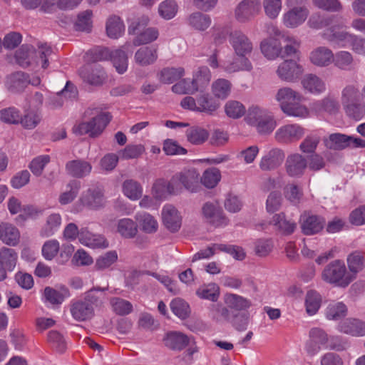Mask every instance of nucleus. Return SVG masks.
Returning <instances> with one entry per match:
<instances>
[{"label": "nucleus", "instance_id": "f257e3e1", "mask_svg": "<svg viewBox=\"0 0 365 365\" xmlns=\"http://www.w3.org/2000/svg\"><path fill=\"white\" fill-rule=\"evenodd\" d=\"M104 289H91L85 293L83 297L73 299L70 304V312L77 322L91 319L94 316L95 307L102 304Z\"/></svg>", "mask_w": 365, "mask_h": 365}, {"label": "nucleus", "instance_id": "f03ea898", "mask_svg": "<svg viewBox=\"0 0 365 365\" xmlns=\"http://www.w3.org/2000/svg\"><path fill=\"white\" fill-rule=\"evenodd\" d=\"M52 53L51 47L47 43H38L37 48L31 45H22L16 53V59L23 68L41 63L42 68L46 69L49 64L48 58Z\"/></svg>", "mask_w": 365, "mask_h": 365}, {"label": "nucleus", "instance_id": "7ed1b4c3", "mask_svg": "<svg viewBox=\"0 0 365 365\" xmlns=\"http://www.w3.org/2000/svg\"><path fill=\"white\" fill-rule=\"evenodd\" d=\"M302 95L289 87L278 90L276 100L282 110L289 116L306 118L309 115L307 108L302 104Z\"/></svg>", "mask_w": 365, "mask_h": 365}, {"label": "nucleus", "instance_id": "20e7f679", "mask_svg": "<svg viewBox=\"0 0 365 365\" xmlns=\"http://www.w3.org/2000/svg\"><path fill=\"white\" fill-rule=\"evenodd\" d=\"M246 122L257 128L260 134L266 135L272 133L276 126L273 116L266 110L252 106L248 108L245 117Z\"/></svg>", "mask_w": 365, "mask_h": 365}, {"label": "nucleus", "instance_id": "39448f33", "mask_svg": "<svg viewBox=\"0 0 365 365\" xmlns=\"http://www.w3.org/2000/svg\"><path fill=\"white\" fill-rule=\"evenodd\" d=\"M322 279L331 284L346 287L352 281L343 261L335 259L328 264L322 273Z\"/></svg>", "mask_w": 365, "mask_h": 365}, {"label": "nucleus", "instance_id": "423d86ee", "mask_svg": "<svg viewBox=\"0 0 365 365\" xmlns=\"http://www.w3.org/2000/svg\"><path fill=\"white\" fill-rule=\"evenodd\" d=\"M96 113L95 116L86 122H82L73 128L75 133L79 135L88 134L91 138H96L100 135L109 122L112 116L109 113H103L94 110Z\"/></svg>", "mask_w": 365, "mask_h": 365}, {"label": "nucleus", "instance_id": "0eeeda50", "mask_svg": "<svg viewBox=\"0 0 365 365\" xmlns=\"http://www.w3.org/2000/svg\"><path fill=\"white\" fill-rule=\"evenodd\" d=\"M303 0H287L286 4L289 10L283 15L284 25L287 28H297L302 25L309 16V10L305 6L301 5Z\"/></svg>", "mask_w": 365, "mask_h": 365}, {"label": "nucleus", "instance_id": "6e6552de", "mask_svg": "<svg viewBox=\"0 0 365 365\" xmlns=\"http://www.w3.org/2000/svg\"><path fill=\"white\" fill-rule=\"evenodd\" d=\"M346 26L341 19L334 16V21L323 31L322 37L330 43L339 47L348 46L353 34L346 31Z\"/></svg>", "mask_w": 365, "mask_h": 365}, {"label": "nucleus", "instance_id": "1a4fd4ad", "mask_svg": "<svg viewBox=\"0 0 365 365\" xmlns=\"http://www.w3.org/2000/svg\"><path fill=\"white\" fill-rule=\"evenodd\" d=\"M182 182V173H178L168 182L163 178L157 179L152 187L151 193L156 200H164L168 195L175 192V190Z\"/></svg>", "mask_w": 365, "mask_h": 365}, {"label": "nucleus", "instance_id": "9d476101", "mask_svg": "<svg viewBox=\"0 0 365 365\" xmlns=\"http://www.w3.org/2000/svg\"><path fill=\"white\" fill-rule=\"evenodd\" d=\"M211 81V72L207 66L199 67L192 75V79H184V93L192 94L202 91Z\"/></svg>", "mask_w": 365, "mask_h": 365}, {"label": "nucleus", "instance_id": "9b49d317", "mask_svg": "<svg viewBox=\"0 0 365 365\" xmlns=\"http://www.w3.org/2000/svg\"><path fill=\"white\" fill-rule=\"evenodd\" d=\"M229 43L236 56H250L253 51V43L242 31L235 30L228 35Z\"/></svg>", "mask_w": 365, "mask_h": 365}, {"label": "nucleus", "instance_id": "f8f14e48", "mask_svg": "<svg viewBox=\"0 0 365 365\" xmlns=\"http://www.w3.org/2000/svg\"><path fill=\"white\" fill-rule=\"evenodd\" d=\"M299 222L304 235H313L318 234L324 229L326 221L324 217L320 215L304 212L300 216Z\"/></svg>", "mask_w": 365, "mask_h": 365}, {"label": "nucleus", "instance_id": "ddd939ff", "mask_svg": "<svg viewBox=\"0 0 365 365\" xmlns=\"http://www.w3.org/2000/svg\"><path fill=\"white\" fill-rule=\"evenodd\" d=\"M285 170L291 178H299L303 176L308 167L307 158L299 153L289 155L285 161Z\"/></svg>", "mask_w": 365, "mask_h": 365}, {"label": "nucleus", "instance_id": "4468645a", "mask_svg": "<svg viewBox=\"0 0 365 365\" xmlns=\"http://www.w3.org/2000/svg\"><path fill=\"white\" fill-rule=\"evenodd\" d=\"M260 9L259 0H242L237 6L235 16L239 22L245 23L258 14Z\"/></svg>", "mask_w": 365, "mask_h": 365}, {"label": "nucleus", "instance_id": "2eb2a0df", "mask_svg": "<svg viewBox=\"0 0 365 365\" xmlns=\"http://www.w3.org/2000/svg\"><path fill=\"white\" fill-rule=\"evenodd\" d=\"M304 128L298 124H288L280 127L275 133L279 143H292L299 140L304 135Z\"/></svg>", "mask_w": 365, "mask_h": 365}, {"label": "nucleus", "instance_id": "dca6fc26", "mask_svg": "<svg viewBox=\"0 0 365 365\" xmlns=\"http://www.w3.org/2000/svg\"><path fill=\"white\" fill-rule=\"evenodd\" d=\"M302 73V67L294 60H285L279 64L277 70L279 78L287 82L295 81Z\"/></svg>", "mask_w": 365, "mask_h": 365}, {"label": "nucleus", "instance_id": "f3484780", "mask_svg": "<svg viewBox=\"0 0 365 365\" xmlns=\"http://www.w3.org/2000/svg\"><path fill=\"white\" fill-rule=\"evenodd\" d=\"M285 158L282 149L274 148L269 150L261 158L259 167L262 171H272L278 168Z\"/></svg>", "mask_w": 365, "mask_h": 365}, {"label": "nucleus", "instance_id": "a211bd4d", "mask_svg": "<svg viewBox=\"0 0 365 365\" xmlns=\"http://www.w3.org/2000/svg\"><path fill=\"white\" fill-rule=\"evenodd\" d=\"M65 170L68 175L81 179L89 175L92 170L91 164L83 159L68 160L65 165Z\"/></svg>", "mask_w": 365, "mask_h": 365}, {"label": "nucleus", "instance_id": "6ab92c4d", "mask_svg": "<svg viewBox=\"0 0 365 365\" xmlns=\"http://www.w3.org/2000/svg\"><path fill=\"white\" fill-rule=\"evenodd\" d=\"M30 83L31 79L28 73L16 71L6 77L5 85L9 91L18 93L23 92Z\"/></svg>", "mask_w": 365, "mask_h": 365}, {"label": "nucleus", "instance_id": "aec40b11", "mask_svg": "<svg viewBox=\"0 0 365 365\" xmlns=\"http://www.w3.org/2000/svg\"><path fill=\"white\" fill-rule=\"evenodd\" d=\"M83 80L93 86H101L105 81L106 75L102 68L98 66H85L79 70Z\"/></svg>", "mask_w": 365, "mask_h": 365}, {"label": "nucleus", "instance_id": "412c9836", "mask_svg": "<svg viewBox=\"0 0 365 365\" xmlns=\"http://www.w3.org/2000/svg\"><path fill=\"white\" fill-rule=\"evenodd\" d=\"M327 341L328 335L323 329L317 327L312 328L309 331V340L306 344V350L309 354L314 355Z\"/></svg>", "mask_w": 365, "mask_h": 365}, {"label": "nucleus", "instance_id": "4be33fe9", "mask_svg": "<svg viewBox=\"0 0 365 365\" xmlns=\"http://www.w3.org/2000/svg\"><path fill=\"white\" fill-rule=\"evenodd\" d=\"M81 200L84 205L94 210L103 207L106 203L103 191L99 187L88 189Z\"/></svg>", "mask_w": 365, "mask_h": 365}, {"label": "nucleus", "instance_id": "5701e85b", "mask_svg": "<svg viewBox=\"0 0 365 365\" xmlns=\"http://www.w3.org/2000/svg\"><path fill=\"white\" fill-rule=\"evenodd\" d=\"M74 86L68 81L64 88L53 96H51L46 103V106L51 109H57L63 106V98H73L76 96Z\"/></svg>", "mask_w": 365, "mask_h": 365}, {"label": "nucleus", "instance_id": "b1692460", "mask_svg": "<svg viewBox=\"0 0 365 365\" xmlns=\"http://www.w3.org/2000/svg\"><path fill=\"white\" fill-rule=\"evenodd\" d=\"M79 242L91 248L107 247L108 243L101 235L94 234L87 227L80 229Z\"/></svg>", "mask_w": 365, "mask_h": 365}, {"label": "nucleus", "instance_id": "393cba45", "mask_svg": "<svg viewBox=\"0 0 365 365\" xmlns=\"http://www.w3.org/2000/svg\"><path fill=\"white\" fill-rule=\"evenodd\" d=\"M163 221L168 229L172 232L178 230L181 225V217L177 209L171 205H166L162 210Z\"/></svg>", "mask_w": 365, "mask_h": 365}, {"label": "nucleus", "instance_id": "a878e982", "mask_svg": "<svg viewBox=\"0 0 365 365\" xmlns=\"http://www.w3.org/2000/svg\"><path fill=\"white\" fill-rule=\"evenodd\" d=\"M339 331L354 336L365 335V322L358 319H346L338 325Z\"/></svg>", "mask_w": 365, "mask_h": 365}, {"label": "nucleus", "instance_id": "bb28decb", "mask_svg": "<svg viewBox=\"0 0 365 365\" xmlns=\"http://www.w3.org/2000/svg\"><path fill=\"white\" fill-rule=\"evenodd\" d=\"M334 58L332 51L325 46H319L313 50L309 55L310 61L315 66L325 67L330 65Z\"/></svg>", "mask_w": 365, "mask_h": 365}, {"label": "nucleus", "instance_id": "cd10ccee", "mask_svg": "<svg viewBox=\"0 0 365 365\" xmlns=\"http://www.w3.org/2000/svg\"><path fill=\"white\" fill-rule=\"evenodd\" d=\"M202 214L208 222L215 227L220 226L226 223L222 210L215 205L211 202H206L202 207Z\"/></svg>", "mask_w": 365, "mask_h": 365}, {"label": "nucleus", "instance_id": "c85d7f7f", "mask_svg": "<svg viewBox=\"0 0 365 365\" xmlns=\"http://www.w3.org/2000/svg\"><path fill=\"white\" fill-rule=\"evenodd\" d=\"M135 61L141 66H146L155 63L158 58L157 48L153 46L140 48L135 53Z\"/></svg>", "mask_w": 365, "mask_h": 365}, {"label": "nucleus", "instance_id": "c756f323", "mask_svg": "<svg viewBox=\"0 0 365 365\" xmlns=\"http://www.w3.org/2000/svg\"><path fill=\"white\" fill-rule=\"evenodd\" d=\"M223 300L228 308L235 311L247 310L252 306L249 299L234 293H226Z\"/></svg>", "mask_w": 365, "mask_h": 365}, {"label": "nucleus", "instance_id": "7c9ffc66", "mask_svg": "<svg viewBox=\"0 0 365 365\" xmlns=\"http://www.w3.org/2000/svg\"><path fill=\"white\" fill-rule=\"evenodd\" d=\"M270 224L275 227V229L284 235L292 234L296 227L297 224L290 220H287L284 212L275 214L272 217Z\"/></svg>", "mask_w": 365, "mask_h": 365}, {"label": "nucleus", "instance_id": "2f4dec72", "mask_svg": "<svg viewBox=\"0 0 365 365\" xmlns=\"http://www.w3.org/2000/svg\"><path fill=\"white\" fill-rule=\"evenodd\" d=\"M0 240L7 245L15 246L19 242L20 232L11 224H0Z\"/></svg>", "mask_w": 365, "mask_h": 365}, {"label": "nucleus", "instance_id": "473e14b6", "mask_svg": "<svg viewBox=\"0 0 365 365\" xmlns=\"http://www.w3.org/2000/svg\"><path fill=\"white\" fill-rule=\"evenodd\" d=\"M350 135L335 133L330 134L324 141L327 148L334 150H342L350 148Z\"/></svg>", "mask_w": 365, "mask_h": 365}, {"label": "nucleus", "instance_id": "72a5a7b5", "mask_svg": "<svg viewBox=\"0 0 365 365\" xmlns=\"http://www.w3.org/2000/svg\"><path fill=\"white\" fill-rule=\"evenodd\" d=\"M187 24L193 29L204 31L211 25L212 19L210 15L200 11L191 14L187 19Z\"/></svg>", "mask_w": 365, "mask_h": 365}, {"label": "nucleus", "instance_id": "f704fd0d", "mask_svg": "<svg viewBox=\"0 0 365 365\" xmlns=\"http://www.w3.org/2000/svg\"><path fill=\"white\" fill-rule=\"evenodd\" d=\"M311 109L317 113L326 112L329 114H335L339 109V104L336 100L327 97L314 102L311 106Z\"/></svg>", "mask_w": 365, "mask_h": 365}, {"label": "nucleus", "instance_id": "c9c22d12", "mask_svg": "<svg viewBox=\"0 0 365 365\" xmlns=\"http://www.w3.org/2000/svg\"><path fill=\"white\" fill-rule=\"evenodd\" d=\"M260 49L263 55L268 59H274L282 53V47L278 40L267 38L260 43Z\"/></svg>", "mask_w": 365, "mask_h": 365}, {"label": "nucleus", "instance_id": "e433bc0d", "mask_svg": "<svg viewBox=\"0 0 365 365\" xmlns=\"http://www.w3.org/2000/svg\"><path fill=\"white\" fill-rule=\"evenodd\" d=\"M232 311L221 303L212 304L209 307V317L215 322L221 323L230 320Z\"/></svg>", "mask_w": 365, "mask_h": 365}, {"label": "nucleus", "instance_id": "4c0bfd02", "mask_svg": "<svg viewBox=\"0 0 365 365\" xmlns=\"http://www.w3.org/2000/svg\"><path fill=\"white\" fill-rule=\"evenodd\" d=\"M232 62L224 66V70L229 73L238 71H250L252 69V65L248 56H237Z\"/></svg>", "mask_w": 365, "mask_h": 365}, {"label": "nucleus", "instance_id": "58836bf2", "mask_svg": "<svg viewBox=\"0 0 365 365\" xmlns=\"http://www.w3.org/2000/svg\"><path fill=\"white\" fill-rule=\"evenodd\" d=\"M129 34H135L141 31L148 24L149 18L144 14L130 13L128 17Z\"/></svg>", "mask_w": 365, "mask_h": 365}, {"label": "nucleus", "instance_id": "ea45409f", "mask_svg": "<svg viewBox=\"0 0 365 365\" xmlns=\"http://www.w3.org/2000/svg\"><path fill=\"white\" fill-rule=\"evenodd\" d=\"M61 225V217L58 213H53L46 218L45 224L40 231V235L48 237L53 235Z\"/></svg>", "mask_w": 365, "mask_h": 365}, {"label": "nucleus", "instance_id": "a19ab883", "mask_svg": "<svg viewBox=\"0 0 365 365\" xmlns=\"http://www.w3.org/2000/svg\"><path fill=\"white\" fill-rule=\"evenodd\" d=\"M135 218L144 232L151 234L157 231L158 222L151 215L147 212L137 213Z\"/></svg>", "mask_w": 365, "mask_h": 365}, {"label": "nucleus", "instance_id": "79ce46f5", "mask_svg": "<svg viewBox=\"0 0 365 365\" xmlns=\"http://www.w3.org/2000/svg\"><path fill=\"white\" fill-rule=\"evenodd\" d=\"M118 232L124 238H133L138 233V224L130 218H123L118 220Z\"/></svg>", "mask_w": 365, "mask_h": 365}, {"label": "nucleus", "instance_id": "37998d69", "mask_svg": "<svg viewBox=\"0 0 365 365\" xmlns=\"http://www.w3.org/2000/svg\"><path fill=\"white\" fill-rule=\"evenodd\" d=\"M305 90L312 93L319 94L325 91V84L314 74L306 75L302 81Z\"/></svg>", "mask_w": 365, "mask_h": 365}, {"label": "nucleus", "instance_id": "c03bdc74", "mask_svg": "<svg viewBox=\"0 0 365 365\" xmlns=\"http://www.w3.org/2000/svg\"><path fill=\"white\" fill-rule=\"evenodd\" d=\"M125 31V26L122 19L116 15L108 18L106 22V32L112 38H119Z\"/></svg>", "mask_w": 365, "mask_h": 365}, {"label": "nucleus", "instance_id": "a18cd8bd", "mask_svg": "<svg viewBox=\"0 0 365 365\" xmlns=\"http://www.w3.org/2000/svg\"><path fill=\"white\" fill-rule=\"evenodd\" d=\"M67 190L62 192L58 197V202L61 205H67L72 202L77 197L81 182L76 180H71L66 185Z\"/></svg>", "mask_w": 365, "mask_h": 365}, {"label": "nucleus", "instance_id": "49530a36", "mask_svg": "<svg viewBox=\"0 0 365 365\" xmlns=\"http://www.w3.org/2000/svg\"><path fill=\"white\" fill-rule=\"evenodd\" d=\"M332 63L341 70L349 71L354 66V58L350 52L340 51L334 54Z\"/></svg>", "mask_w": 365, "mask_h": 365}, {"label": "nucleus", "instance_id": "de8ad7c7", "mask_svg": "<svg viewBox=\"0 0 365 365\" xmlns=\"http://www.w3.org/2000/svg\"><path fill=\"white\" fill-rule=\"evenodd\" d=\"M18 259L17 252L11 248L2 247L0 250V262L6 267L7 271L14 269Z\"/></svg>", "mask_w": 365, "mask_h": 365}, {"label": "nucleus", "instance_id": "09e8293b", "mask_svg": "<svg viewBox=\"0 0 365 365\" xmlns=\"http://www.w3.org/2000/svg\"><path fill=\"white\" fill-rule=\"evenodd\" d=\"M347 265L351 273L356 274L365 267V257L359 251H354L347 256Z\"/></svg>", "mask_w": 365, "mask_h": 365}, {"label": "nucleus", "instance_id": "8fccbe9b", "mask_svg": "<svg viewBox=\"0 0 365 365\" xmlns=\"http://www.w3.org/2000/svg\"><path fill=\"white\" fill-rule=\"evenodd\" d=\"M123 192L130 200H136L142 196L143 188L138 182L129 179L123 183Z\"/></svg>", "mask_w": 365, "mask_h": 365}, {"label": "nucleus", "instance_id": "3c124183", "mask_svg": "<svg viewBox=\"0 0 365 365\" xmlns=\"http://www.w3.org/2000/svg\"><path fill=\"white\" fill-rule=\"evenodd\" d=\"M250 314L248 312H234L230 317L229 323L238 331H243L247 329L250 323Z\"/></svg>", "mask_w": 365, "mask_h": 365}, {"label": "nucleus", "instance_id": "603ef678", "mask_svg": "<svg viewBox=\"0 0 365 365\" xmlns=\"http://www.w3.org/2000/svg\"><path fill=\"white\" fill-rule=\"evenodd\" d=\"M346 306L341 302H333L329 304L326 309V317L329 320H339L346 316Z\"/></svg>", "mask_w": 365, "mask_h": 365}, {"label": "nucleus", "instance_id": "864d4df0", "mask_svg": "<svg viewBox=\"0 0 365 365\" xmlns=\"http://www.w3.org/2000/svg\"><path fill=\"white\" fill-rule=\"evenodd\" d=\"M187 140L194 145L202 144L209 137L207 130L200 127H192L186 130Z\"/></svg>", "mask_w": 365, "mask_h": 365}, {"label": "nucleus", "instance_id": "5fc2aeb1", "mask_svg": "<svg viewBox=\"0 0 365 365\" xmlns=\"http://www.w3.org/2000/svg\"><path fill=\"white\" fill-rule=\"evenodd\" d=\"M128 56L123 49L112 51L110 60L118 73H123L128 68Z\"/></svg>", "mask_w": 365, "mask_h": 365}, {"label": "nucleus", "instance_id": "6e6d98bb", "mask_svg": "<svg viewBox=\"0 0 365 365\" xmlns=\"http://www.w3.org/2000/svg\"><path fill=\"white\" fill-rule=\"evenodd\" d=\"M158 31L155 28H148L143 31H140L133 41L135 46L150 43L158 37Z\"/></svg>", "mask_w": 365, "mask_h": 365}, {"label": "nucleus", "instance_id": "4d7b16f0", "mask_svg": "<svg viewBox=\"0 0 365 365\" xmlns=\"http://www.w3.org/2000/svg\"><path fill=\"white\" fill-rule=\"evenodd\" d=\"M231 91V83L225 78H219L215 81L212 85V91L213 95L218 98H226Z\"/></svg>", "mask_w": 365, "mask_h": 365}, {"label": "nucleus", "instance_id": "13d9d810", "mask_svg": "<svg viewBox=\"0 0 365 365\" xmlns=\"http://www.w3.org/2000/svg\"><path fill=\"white\" fill-rule=\"evenodd\" d=\"M182 76V70L175 68H165L158 73L159 81L167 84H171L180 80Z\"/></svg>", "mask_w": 365, "mask_h": 365}, {"label": "nucleus", "instance_id": "bf43d9fd", "mask_svg": "<svg viewBox=\"0 0 365 365\" xmlns=\"http://www.w3.org/2000/svg\"><path fill=\"white\" fill-rule=\"evenodd\" d=\"M113 311L118 315L124 316L129 314L133 311L132 304L122 298L113 297L110 300Z\"/></svg>", "mask_w": 365, "mask_h": 365}, {"label": "nucleus", "instance_id": "052dcab7", "mask_svg": "<svg viewBox=\"0 0 365 365\" xmlns=\"http://www.w3.org/2000/svg\"><path fill=\"white\" fill-rule=\"evenodd\" d=\"M321 296L315 291L310 290L307 293L305 305L307 312L309 315L315 314L321 306Z\"/></svg>", "mask_w": 365, "mask_h": 365}, {"label": "nucleus", "instance_id": "680f3d73", "mask_svg": "<svg viewBox=\"0 0 365 365\" xmlns=\"http://www.w3.org/2000/svg\"><path fill=\"white\" fill-rule=\"evenodd\" d=\"M199 173L195 168L187 169L184 172V188L192 192H197L200 187Z\"/></svg>", "mask_w": 365, "mask_h": 365}, {"label": "nucleus", "instance_id": "e2e57ef3", "mask_svg": "<svg viewBox=\"0 0 365 365\" xmlns=\"http://www.w3.org/2000/svg\"><path fill=\"white\" fill-rule=\"evenodd\" d=\"M117 259L116 251H108L97 258L94 267L97 270H104L109 268Z\"/></svg>", "mask_w": 365, "mask_h": 365}, {"label": "nucleus", "instance_id": "0e129e2a", "mask_svg": "<svg viewBox=\"0 0 365 365\" xmlns=\"http://www.w3.org/2000/svg\"><path fill=\"white\" fill-rule=\"evenodd\" d=\"M226 115L233 119H237L243 116L246 112L245 106L237 101H229L225 106Z\"/></svg>", "mask_w": 365, "mask_h": 365}, {"label": "nucleus", "instance_id": "69168bd1", "mask_svg": "<svg viewBox=\"0 0 365 365\" xmlns=\"http://www.w3.org/2000/svg\"><path fill=\"white\" fill-rule=\"evenodd\" d=\"M165 346L174 351H180L182 349V334L178 331L168 332L164 339Z\"/></svg>", "mask_w": 365, "mask_h": 365}, {"label": "nucleus", "instance_id": "338daca9", "mask_svg": "<svg viewBox=\"0 0 365 365\" xmlns=\"http://www.w3.org/2000/svg\"><path fill=\"white\" fill-rule=\"evenodd\" d=\"M320 142V137L317 134H309L306 136L299 145V150L304 154H313Z\"/></svg>", "mask_w": 365, "mask_h": 365}, {"label": "nucleus", "instance_id": "774afa93", "mask_svg": "<svg viewBox=\"0 0 365 365\" xmlns=\"http://www.w3.org/2000/svg\"><path fill=\"white\" fill-rule=\"evenodd\" d=\"M344 108L347 115L356 120H361L365 115V105L358 101L344 106Z\"/></svg>", "mask_w": 365, "mask_h": 365}]
</instances>
